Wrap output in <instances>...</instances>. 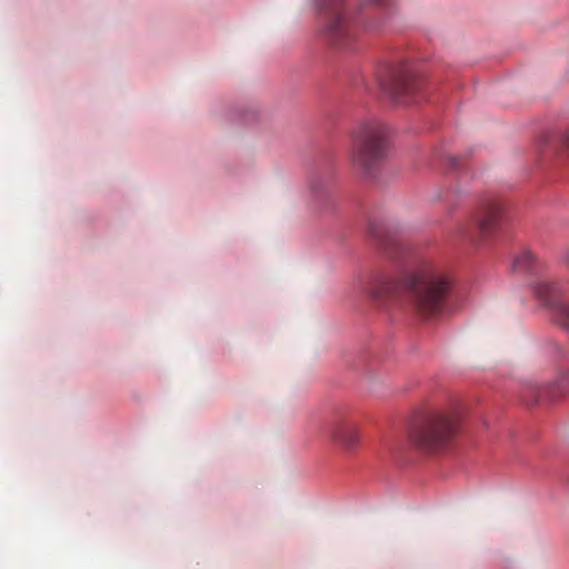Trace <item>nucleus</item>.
<instances>
[{
	"label": "nucleus",
	"instance_id": "2eb2a0df",
	"mask_svg": "<svg viewBox=\"0 0 569 569\" xmlns=\"http://www.w3.org/2000/svg\"><path fill=\"white\" fill-rule=\"evenodd\" d=\"M367 28H368L369 30H378V27L372 26V24H368V26H367Z\"/></svg>",
	"mask_w": 569,
	"mask_h": 569
},
{
	"label": "nucleus",
	"instance_id": "7ed1b4c3",
	"mask_svg": "<svg viewBox=\"0 0 569 569\" xmlns=\"http://www.w3.org/2000/svg\"><path fill=\"white\" fill-rule=\"evenodd\" d=\"M460 418L452 412H430L412 428L415 446L426 452L446 449L459 430Z\"/></svg>",
	"mask_w": 569,
	"mask_h": 569
},
{
	"label": "nucleus",
	"instance_id": "f8f14e48",
	"mask_svg": "<svg viewBox=\"0 0 569 569\" xmlns=\"http://www.w3.org/2000/svg\"><path fill=\"white\" fill-rule=\"evenodd\" d=\"M393 0H366L363 3H362V7L366 6V4H375V6H379V7H387L389 4H391Z\"/></svg>",
	"mask_w": 569,
	"mask_h": 569
},
{
	"label": "nucleus",
	"instance_id": "0eeeda50",
	"mask_svg": "<svg viewBox=\"0 0 569 569\" xmlns=\"http://www.w3.org/2000/svg\"><path fill=\"white\" fill-rule=\"evenodd\" d=\"M536 298L552 312L553 321L569 331V288L553 281L535 286Z\"/></svg>",
	"mask_w": 569,
	"mask_h": 569
},
{
	"label": "nucleus",
	"instance_id": "6e6552de",
	"mask_svg": "<svg viewBox=\"0 0 569 569\" xmlns=\"http://www.w3.org/2000/svg\"><path fill=\"white\" fill-rule=\"evenodd\" d=\"M343 0H323L320 13L326 20L325 32L336 46H345L355 34V27L342 10Z\"/></svg>",
	"mask_w": 569,
	"mask_h": 569
},
{
	"label": "nucleus",
	"instance_id": "9d476101",
	"mask_svg": "<svg viewBox=\"0 0 569 569\" xmlns=\"http://www.w3.org/2000/svg\"><path fill=\"white\" fill-rule=\"evenodd\" d=\"M523 401L527 405H533L539 399L538 390L535 386H528L526 390L522 392Z\"/></svg>",
	"mask_w": 569,
	"mask_h": 569
},
{
	"label": "nucleus",
	"instance_id": "4468645a",
	"mask_svg": "<svg viewBox=\"0 0 569 569\" xmlns=\"http://www.w3.org/2000/svg\"><path fill=\"white\" fill-rule=\"evenodd\" d=\"M445 199H446L447 201H450V200H451V191H447V192H446Z\"/></svg>",
	"mask_w": 569,
	"mask_h": 569
},
{
	"label": "nucleus",
	"instance_id": "9b49d317",
	"mask_svg": "<svg viewBox=\"0 0 569 569\" xmlns=\"http://www.w3.org/2000/svg\"><path fill=\"white\" fill-rule=\"evenodd\" d=\"M370 230H371L372 234H373L377 239H379V240H380V242H381L383 246H386V247H388V246H395V247H397V248H398L399 243H398L396 240H393V239H389V237H386V238H385L383 232H380V231H379V229H377L375 226H371V227H370Z\"/></svg>",
	"mask_w": 569,
	"mask_h": 569
},
{
	"label": "nucleus",
	"instance_id": "39448f33",
	"mask_svg": "<svg viewBox=\"0 0 569 569\" xmlns=\"http://www.w3.org/2000/svg\"><path fill=\"white\" fill-rule=\"evenodd\" d=\"M330 440L345 452L356 451L361 441L360 429L350 409L336 408L326 423Z\"/></svg>",
	"mask_w": 569,
	"mask_h": 569
},
{
	"label": "nucleus",
	"instance_id": "1a4fd4ad",
	"mask_svg": "<svg viewBox=\"0 0 569 569\" xmlns=\"http://www.w3.org/2000/svg\"><path fill=\"white\" fill-rule=\"evenodd\" d=\"M541 267L542 263L529 250L522 251L513 261V268L519 272H537Z\"/></svg>",
	"mask_w": 569,
	"mask_h": 569
},
{
	"label": "nucleus",
	"instance_id": "f03ea898",
	"mask_svg": "<svg viewBox=\"0 0 569 569\" xmlns=\"http://www.w3.org/2000/svg\"><path fill=\"white\" fill-rule=\"evenodd\" d=\"M387 156V129L380 121L359 122L351 133L352 163L370 173Z\"/></svg>",
	"mask_w": 569,
	"mask_h": 569
},
{
	"label": "nucleus",
	"instance_id": "f257e3e1",
	"mask_svg": "<svg viewBox=\"0 0 569 569\" xmlns=\"http://www.w3.org/2000/svg\"><path fill=\"white\" fill-rule=\"evenodd\" d=\"M450 290L449 277L432 262L421 260L399 281L378 277L369 288V296L378 302L401 299L418 316L427 319L445 310Z\"/></svg>",
	"mask_w": 569,
	"mask_h": 569
},
{
	"label": "nucleus",
	"instance_id": "ddd939ff",
	"mask_svg": "<svg viewBox=\"0 0 569 569\" xmlns=\"http://www.w3.org/2000/svg\"><path fill=\"white\" fill-rule=\"evenodd\" d=\"M552 348L555 350V353L559 357H562L565 356L566 351L565 349L562 348V346H560L559 343H552Z\"/></svg>",
	"mask_w": 569,
	"mask_h": 569
},
{
	"label": "nucleus",
	"instance_id": "20e7f679",
	"mask_svg": "<svg viewBox=\"0 0 569 569\" xmlns=\"http://www.w3.org/2000/svg\"><path fill=\"white\" fill-rule=\"evenodd\" d=\"M377 82L382 92L396 102H407L420 91L423 79L407 62L386 63L379 67Z\"/></svg>",
	"mask_w": 569,
	"mask_h": 569
},
{
	"label": "nucleus",
	"instance_id": "423d86ee",
	"mask_svg": "<svg viewBox=\"0 0 569 569\" xmlns=\"http://www.w3.org/2000/svg\"><path fill=\"white\" fill-rule=\"evenodd\" d=\"M502 218V207L497 200L485 203L471 221L459 228V233L472 242L487 240L495 234Z\"/></svg>",
	"mask_w": 569,
	"mask_h": 569
}]
</instances>
